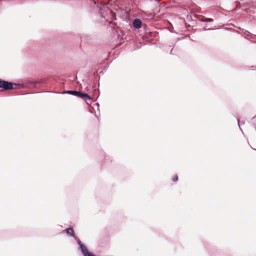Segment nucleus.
<instances>
[{"mask_svg":"<svg viewBox=\"0 0 256 256\" xmlns=\"http://www.w3.org/2000/svg\"><path fill=\"white\" fill-rule=\"evenodd\" d=\"M14 85H16V84L11 82L0 80V88H2L1 90H12L14 88Z\"/></svg>","mask_w":256,"mask_h":256,"instance_id":"1","label":"nucleus"},{"mask_svg":"<svg viewBox=\"0 0 256 256\" xmlns=\"http://www.w3.org/2000/svg\"><path fill=\"white\" fill-rule=\"evenodd\" d=\"M69 94L76 96L78 97L81 98L83 99L90 100V97L86 94H84L76 90H69L67 92Z\"/></svg>","mask_w":256,"mask_h":256,"instance_id":"2","label":"nucleus"},{"mask_svg":"<svg viewBox=\"0 0 256 256\" xmlns=\"http://www.w3.org/2000/svg\"><path fill=\"white\" fill-rule=\"evenodd\" d=\"M133 26L136 28H140L142 26V22L139 19H136L133 22Z\"/></svg>","mask_w":256,"mask_h":256,"instance_id":"3","label":"nucleus"},{"mask_svg":"<svg viewBox=\"0 0 256 256\" xmlns=\"http://www.w3.org/2000/svg\"><path fill=\"white\" fill-rule=\"evenodd\" d=\"M80 248L82 252L84 254V256H86L87 254L90 253L87 250L86 248L82 244H80Z\"/></svg>","mask_w":256,"mask_h":256,"instance_id":"4","label":"nucleus"},{"mask_svg":"<svg viewBox=\"0 0 256 256\" xmlns=\"http://www.w3.org/2000/svg\"><path fill=\"white\" fill-rule=\"evenodd\" d=\"M66 234L70 236H74V230L72 228H68L66 230Z\"/></svg>","mask_w":256,"mask_h":256,"instance_id":"5","label":"nucleus"},{"mask_svg":"<svg viewBox=\"0 0 256 256\" xmlns=\"http://www.w3.org/2000/svg\"><path fill=\"white\" fill-rule=\"evenodd\" d=\"M200 21L204 22H213V20L210 18H206L204 16H202V18L200 20Z\"/></svg>","mask_w":256,"mask_h":256,"instance_id":"6","label":"nucleus"},{"mask_svg":"<svg viewBox=\"0 0 256 256\" xmlns=\"http://www.w3.org/2000/svg\"><path fill=\"white\" fill-rule=\"evenodd\" d=\"M178 179V176L177 174H175L174 176L172 177V180L174 182H176Z\"/></svg>","mask_w":256,"mask_h":256,"instance_id":"7","label":"nucleus"},{"mask_svg":"<svg viewBox=\"0 0 256 256\" xmlns=\"http://www.w3.org/2000/svg\"><path fill=\"white\" fill-rule=\"evenodd\" d=\"M110 14H112V16H114V18L116 19V14L114 13L112 10H110Z\"/></svg>","mask_w":256,"mask_h":256,"instance_id":"8","label":"nucleus"},{"mask_svg":"<svg viewBox=\"0 0 256 256\" xmlns=\"http://www.w3.org/2000/svg\"><path fill=\"white\" fill-rule=\"evenodd\" d=\"M86 256H96L93 254L91 252H90L89 254H87Z\"/></svg>","mask_w":256,"mask_h":256,"instance_id":"9","label":"nucleus"}]
</instances>
